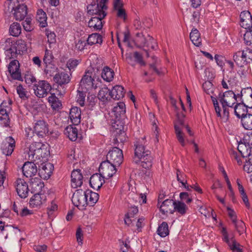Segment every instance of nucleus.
<instances>
[{
  "label": "nucleus",
  "instance_id": "f257e3e1",
  "mask_svg": "<svg viewBox=\"0 0 252 252\" xmlns=\"http://www.w3.org/2000/svg\"><path fill=\"white\" fill-rule=\"evenodd\" d=\"M134 146L135 148L133 162L136 164H140L145 169L150 168L152 166L153 160L151 151L146 149L145 146L137 142L134 144Z\"/></svg>",
  "mask_w": 252,
  "mask_h": 252
},
{
  "label": "nucleus",
  "instance_id": "f03ea898",
  "mask_svg": "<svg viewBox=\"0 0 252 252\" xmlns=\"http://www.w3.org/2000/svg\"><path fill=\"white\" fill-rule=\"evenodd\" d=\"M177 120L174 122V128L177 138L182 146H185V135L182 131V129L185 128L190 136L193 135L190 128L188 125H186L184 123V118L185 115L183 114L176 115Z\"/></svg>",
  "mask_w": 252,
  "mask_h": 252
},
{
  "label": "nucleus",
  "instance_id": "7ed1b4c3",
  "mask_svg": "<svg viewBox=\"0 0 252 252\" xmlns=\"http://www.w3.org/2000/svg\"><path fill=\"white\" fill-rule=\"evenodd\" d=\"M8 10L13 12L17 21L24 19L27 15V7L24 4H20L18 0H8Z\"/></svg>",
  "mask_w": 252,
  "mask_h": 252
},
{
  "label": "nucleus",
  "instance_id": "20e7f679",
  "mask_svg": "<svg viewBox=\"0 0 252 252\" xmlns=\"http://www.w3.org/2000/svg\"><path fill=\"white\" fill-rule=\"evenodd\" d=\"M45 145L40 142H34L32 143L29 147V159L33 160L35 156L36 158H39L40 157L44 158L46 154V152L43 154V150L46 151Z\"/></svg>",
  "mask_w": 252,
  "mask_h": 252
},
{
  "label": "nucleus",
  "instance_id": "39448f33",
  "mask_svg": "<svg viewBox=\"0 0 252 252\" xmlns=\"http://www.w3.org/2000/svg\"><path fill=\"white\" fill-rule=\"evenodd\" d=\"M123 151L120 148L114 147L110 150L106 156V160L115 166H119L123 161Z\"/></svg>",
  "mask_w": 252,
  "mask_h": 252
},
{
  "label": "nucleus",
  "instance_id": "423d86ee",
  "mask_svg": "<svg viewBox=\"0 0 252 252\" xmlns=\"http://www.w3.org/2000/svg\"><path fill=\"white\" fill-rule=\"evenodd\" d=\"M80 85L82 88L89 91L96 89L98 87V83H96L95 79L93 77V72L88 70L85 72L82 77Z\"/></svg>",
  "mask_w": 252,
  "mask_h": 252
},
{
  "label": "nucleus",
  "instance_id": "0eeeda50",
  "mask_svg": "<svg viewBox=\"0 0 252 252\" xmlns=\"http://www.w3.org/2000/svg\"><path fill=\"white\" fill-rule=\"evenodd\" d=\"M27 136L30 138L32 137V133H35L39 137H44L46 133L48 132L47 125L44 121H38L35 124L33 127V130L31 128H28L26 130Z\"/></svg>",
  "mask_w": 252,
  "mask_h": 252
},
{
  "label": "nucleus",
  "instance_id": "6e6552de",
  "mask_svg": "<svg viewBox=\"0 0 252 252\" xmlns=\"http://www.w3.org/2000/svg\"><path fill=\"white\" fill-rule=\"evenodd\" d=\"M87 195L86 191L78 189L73 193L72 197V202L75 206L80 209H83L84 207L87 205Z\"/></svg>",
  "mask_w": 252,
  "mask_h": 252
},
{
  "label": "nucleus",
  "instance_id": "1a4fd4ad",
  "mask_svg": "<svg viewBox=\"0 0 252 252\" xmlns=\"http://www.w3.org/2000/svg\"><path fill=\"white\" fill-rule=\"evenodd\" d=\"M52 89L50 84L45 80L39 81L33 86L34 93L39 98L45 97Z\"/></svg>",
  "mask_w": 252,
  "mask_h": 252
},
{
  "label": "nucleus",
  "instance_id": "9d476101",
  "mask_svg": "<svg viewBox=\"0 0 252 252\" xmlns=\"http://www.w3.org/2000/svg\"><path fill=\"white\" fill-rule=\"evenodd\" d=\"M54 81L58 83L57 90L59 92V94L63 95L65 94L64 85L67 84L70 81L69 75L63 72L60 73H56L54 77Z\"/></svg>",
  "mask_w": 252,
  "mask_h": 252
},
{
  "label": "nucleus",
  "instance_id": "9b49d317",
  "mask_svg": "<svg viewBox=\"0 0 252 252\" xmlns=\"http://www.w3.org/2000/svg\"><path fill=\"white\" fill-rule=\"evenodd\" d=\"M118 166L111 163L107 160L102 161L99 167V172L106 178L112 177L117 171Z\"/></svg>",
  "mask_w": 252,
  "mask_h": 252
},
{
  "label": "nucleus",
  "instance_id": "f8f14e48",
  "mask_svg": "<svg viewBox=\"0 0 252 252\" xmlns=\"http://www.w3.org/2000/svg\"><path fill=\"white\" fill-rule=\"evenodd\" d=\"M88 22V27L93 28V31L100 30L103 27L102 20L106 16L105 12H101L99 14L95 15Z\"/></svg>",
  "mask_w": 252,
  "mask_h": 252
},
{
  "label": "nucleus",
  "instance_id": "ddd939ff",
  "mask_svg": "<svg viewBox=\"0 0 252 252\" xmlns=\"http://www.w3.org/2000/svg\"><path fill=\"white\" fill-rule=\"evenodd\" d=\"M138 212L137 207L135 204L128 205L127 212L126 214L124 221L125 223L128 226H133L135 220L133 218Z\"/></svg>",
  "mask_w": 252,
  "mask_h": 252
},
{
  "label": "nucleus",
  "instance_id": "4468645a",
  "mask_svg": "<svg viewBox=\"0 0 252 252\" xmlns=\"http://www.w3.org/2000/svg\"><path fill=\"white\" fill-rule=\"evenodd\" d=\"M19 63L17 60L12 61L9 64L8 69L11 77L15 80H22L21 72H20Z\"/></svg>",
  "mask_w": 252,
  "mask_h": 252
},
{
  "label": "nucleus",
  "instance_id": "2eb2a0df",
  "mask_svg": "<svg viewBox=\"0 0 252 252\" xmlns=\"http://www.w3.org/2000/svg\"><path fill=\"white\" fill-rule=\"evenodd\" d=\"M112 113L117 120L116 123H120L121 120H124L126 117L125 104L123 102L117 103V105L114 107Z\"/></svg>",
  "mask_w": 252,
  "mask_h": 252
},
{
  "label": "nucleus",
  "instance_id": "dca6fc26",
  "mask_svg": "<svg viewBox=\"0 0 252 252\" xmlns=\"http://www.w3.org/2000/svg\"><path fill=\"white\" fill-rule=\"evenodd\" d=\"M15 147V142L14 139L11 136H9L6 139L5 141L2 143L1 150L4 155L9 156L13 152Z\"/></svg>",
  "mask_w": 252,
  "mask_h": 252
},
{
  "label": "nucleus",
  "instance_id": "f3484780",
  "mask_svg": "<svg viewBox=\"0 0 252 252\" xmlns=\"http://www.w3.org/2000/svg\"><path fill=\"white\" fill-rule=\"evenodd\" d=\"M15 183L18 195L22 198L27 197L29 191L27 183L22 179H17Z\"/></svg>",
  "mask_w": 252,
  "mask_h": 252
},
{
  "label": "nucleus",
  "instance_id": "a211bd4d",
  "mask_svg": "<svg viewBox=\"0 0 252 252\" xmlns=\"http://www.w3.org/2000/svg\"><path fill=\"white\" fill-rule=\"evenodd\" d=\"M105 177L100 173L93 175L90 179V185L94 189H99L104 183Z\"/></svg>",
  "mask_w": 252,
  "mask_h": 252
},
{
  "label": "nucleus",
  "instance_id": "6ab92c4d",
  "mask_svg": "<svg viewBox=\"0 0 252 252\" xmlns=\"http://www.w3.org/2000/svg\"><path fill=\"white\" fill-rule=\"evenodd\" d=\"M241 26L245 29L251 30L252 28V17L249 11H244L240 15Z\"/></svg>",
  "mask_w": 252,
  "mask_h": 252
},
{
  "label": "nucleus",
  "instance_id": "aec40b11",
  "mask_svg": "<svg viewBox=\"0 0 252 252\" xmlns=\"http://www.w3.org/2000/svg\"><path fill=\"white\" fill-rule=\"evenodd\" d=\"M97 3L95 2H92L91 4L87 6L88 13L90 15H94L99 14L101 12H105V10L107 9V7L105 5V7H103L102 5L100 4V1L96 0Z\"/></svg>",
  "mask_w": 252,
  "mask_h": 252
},
{
  "label": "nucleus",
  "instance_id": "412c9836",
  "mask_svg": "<svg viewBox=\"0 0 252 252\" xmlns=\"http://www.w3.org/2000/svg\"><path fill=\"white\" fill-rule=\"evenodd\" d=\"M37 171L36 165L32 162L27 161L22 167L23 173L27 178L34 176Z\"/></svg>",
  "mask_w": 252,
  "mask_h": 252
},
{
  "label": "nucleus",
  "instance_id": "4be33fe9",
  "mask_svg": "<svg viewBox=\"0 0 252 252\" xmlns=\"http://www.w3.org/2000/svg\"><path fill=\"white\" fill-rule=\"evenodd\" d=\"M237 96L241 97V101L242 98L244 99L247 107L250 109L252 108V89L248 88L242 90L241 94H238Z\"/></svg>",
  "mask_w": 252,
  "mask_h": 252
},
{
  "label": "nucleus",
  "instance_id": "5701e85b",
  "mask_svg": "<svg viewBox=\"0 0 252 252\" xmlns=\"http://www.w3.org/2000/svg\"><path fill=\"white\" fill-rule=\"evenodd\" d=\"M174 201L172 199H167L163 201L160 205H159V209L162 214L169 213L171 214L174 213Z\"/></svg>",
  "mask_w": 252,
  "mask_h": 252
},
{
  "label": "nucleus",
  "instance_id": "b1692460",
  "mask_svg": "<svg viewBox=\"0 0 252 252\" xmlns=\"http://www.w3.org/2000/svg\"><path fill=\"white\" fill-rule=\"evenodd\" d=\"M71 178L73 188L80 187L83 184V176L80 169L73 170L71 173Z\"/></svg>",
  "mask_w": 252,
  "mask_h": 252
},
{
  "label": "nucleus",
  "instance_id": "393cba45",
  "mask_svg": "<svg viewBox=\"0 0 252 252\" xmlns=\"http://www.w3.org/2000/svg\"><path fill=\"white\" fill-rule=\"evenodd\" d=\"M248 107H246L244 102V100L242 98V101L240 103H237L234 107V113L235 115L239 118L248 115Z\"/></svg>",
  "mask_w": 252,
  "mask_h": 252
},
{
  "label": "nucleus",
  "instance_id": "a878e982",
  "mask_svg": "<svg viewBox=\"0 0 252 252\" xmlns=\"http://www.w3.org/2000/svg\"><path fill=\"white\" fill-rule=\"evenodd\" d=\"M110 98L114 99L119 100L124 97L125 91L123 86L121 85H116L110 92Z\"/></svg>",
  "mask_w": 252,
  "mask_h": 252
},
{
  "label": "nucleus",
  "instance_id": "bb28decb",
  "mask_svg": "<svg viewBox=\"0 0 252 252\" xmlns=\"http://www.w3.org/2000/svg\"><path fill=\"white\" fill-rule=\"evenodd\" d=\"M45 200V195L37 192L30 199L29 203L30 205L32 208H36L40 206Z\"/></svg>",
  "mask_w": 252,
  "mask_h": 252
},
{
  "label": "nucleus",
  "instance_id": "cd10ccee",
  "mask_svg": "<svg viewBox=\"0 0 252 252\" xmlns=\"http://www.w3.org/2000/svg\"><path fill=\"white\" fill-rule=\"evenodd\" d=\"M69 117L70 120L74 125H77L80 123L81 110L79 107H73L70 110Z\"/></svg>",
  "mask_w": 252,
  "mask_h": 252
},
{
  "label": "nucleus",
  "instance_id": "c85d7f7f",
  "mask_svg": "<svg viewBox=\"0 0 252 252\" xmlns=\"http://www.w3.org/2000/svg\"><path fill=\"white\" fill-rule=\"evenodd\" d=\"M63 132L72 141H75L77 138L78 129L76 127L71 125L67 126L64 129Z\"/></svg>",
  "mask_w": 252,
  "mask_h": 252
},
{
  "label": "nucleus",
  "instance_id": "c756f323",
  "mask_svg": "<svg viewBox=\"0 0 252 252\" xmlns=\"http://www.w3.org/2000/svg\"><path fill=\"white\" fill-rule=\"evenodd\" d=\"M189 38L192 43L197 47L201 45V39L198 30L193 28L190 33Z\"/></svg>",
  "mask_w": 252,
  "mask_h": 252
},
{
  "label": "nucleus",
  "instance_id": "7c9ffc66",
  "mask_svg": "<svg viewBox=\"0 0 252 252\" xmlns=\"http://www.w3.org/2000/svg\"><path fill=\"white\" fill-rule=\"evenodd\" d=\"M114 72L109 66H104L101 72L102 78L107 82H110L114 78Z\"/></svg>",
  "mask_w": 252,
  "mask_h": 252
},
{
  "label": "nucleus",
  "instance_id": "2f4dec72",
  "mask_svg": "<svg viewBox=\"0 0 252 252\" xmlns=\"http://www.w3.org/2000/svg\"><path fill=\"white\" fill-rule=\"evenodd\" d=\"M188 210V206L182 201H174V212H177L181 215H184Z\"/></svg>",
  "mask_w": 252,
  "mask_h": 252
},
{
  "label": "nucleus",
  "instance_id": "473e14b6",
  "mask_svg": "<svg viewBox=\"0 0 252 252\" xmlns=\"http://www.w3.org/2000/svg\"><path fill=\"white\" fill-rule=\"evenodd\" d=\"M51 96L48 97V101L50 103L53 109L55 110H59L62 108V102L55 95V94L51 93Z\"/></svg>",
  "mask_w": 252,
  "mask_h": 252
},
{
  "label": "nucleus",
  "instance_id": "72a5a7b5",
  "mask_svg": "<svg viewBox=\"0 0 252 252\" xmlns=\"http://www.w3.org/2000/svg\"><path fill=\"white\" fill-rule=\"evenodd\" d=\"M86 193L87 195V205L94 206L98 200V194L89 189L87 190Z\"/></svg>",
  "mask_w": 252,
  "mask_h": 252
},
{
  "label": "nucleus",
  "instance_id": "f704fd0d",
  "mask_svg": "<svg viewBox=\"0 0 252 252\" xmlns=\"http://www.w3.org/2000/svg\"><path fill=\"white\" fill-rule=\"evenodd\" d=\"M251 147H250L246 143H239L237 147V149L241 156L243 157H247L250 155L251 152Z\"/></svg>",
  "mask_w": 252,
  "mask_h": 252
},
{
  "label": "nucleus",
  "instance_id": "c9c22d12",
  "mask_svg": "<svg viewBox=\"0 0 252 252\" xmlns=\"http://www.w3.org/2000/svg\"><path fill=\"white\" fill-rule=\"evenodd\" d=\"M102 42V36L97 33H92L90 34L87 40V43L90 45L95 44H101Z\"/></svg>",
  "mask_w": 252,
  "mask_h": 252
},
{
  "label": "nucleus",
  "instance_id": "e433bc0d",
  "mask_svg": "<svg viewBox=\"0 0 252 252\" xmlns=\"http://www.w3.org/2000/svg\"><path fill=\"white\" fill-rule=\"evenodd\" d=\"M36 18L39 23L41 27L44 28L47 26L46 14L42 9H38L37 11Z\"/></svg>",
  "mask_w": 252,
  "mask_h": 252
},
{
  "label": "nucleus",
  "instance_id": "4c0bfd02",
  "mask_svg": "<svg viewBox=\"0 0 252 252\" xmlns=\"http://www.w3.org/2000/svg\"><path fill=\"white\" fill-rule=\"evenodd\" d=\"M110 91L107 87L101 89L98 94V98L102 101H106L110 100Z\"/></svg>",
  "mask_w": 252,
  "mask_h": 252
},
{
  "label": "nucleus",
  "instance_id": "58836bf2",
  "mask_svg": "<svg viewBox=\"0 0 252 252\" xmlns=\"http://www.w3.org/2000/svg\"><path fill=\"white\" fill-rule=\"evenodd\" d=\"M9 31L10 35L17 37L21 34L22 28L19 23L14 22L10 25Z\"/></svg>",
  "mask_w": 252,
  "mask_h": 252
},
{
  "label": "nucleus",
  "instance_id": "ea45409f",
  "mask_svg": "<svg viewBox=\"0 0 252 252\" xmlns=\"http://www.w3.org/2000/svg\"><path fill=\"white\" fill-rule=\"evenodd\" d=\"M241 123L244 128L247 130L252 129V114L248 115L242 117L241 119Z\"/></svg>",
  "mask_w": 252,
  "mask_h": 252
},
{
  "label": "nucleus",
  "instance_id": "a19ab883",
  "mask_svg": "<svg viewBox=\"0 0 252 252\" xmlns=\"http://www.w3.org/2000/svg\"><path fill=\"white\" fill-rule=\"evenodd\" d=\"M220 102L222 104V108H223V115L226 119H228L229 116V111L228 109L227 108L226 106L232 107V106L231 105V103L230 102V99L226 98H221L220 99Z\"/></svg>",
  "mask_w": 252,
  "mask_h": 252
},
{
  "label": "nucleus",
  "instance_id": "79ce46f5",
  "mask_svg": "<svg viewBox=\"0 0 252 252\" xmlns=\"http://www.w3.org/2000/svg\"><path fill=\"white\" fill-rule=\"evenodd\" d=\"M157 233L162 237H164L169 234L168 226L167 222H162L158 226Z\"/></svg>",
  "mask_w": 252,
  "mask_h": 252
},
{
  "label": "nucleus",
  "instance_id": "37998d69",
  "mask_svg": "<svg viewBox=\"0 0 252 252\" xmlns=\"http://www.w3.org/2000/svg\"><path fill=\"white\" fill-rule=\"evenodd\" d=\"M221 94H220V99L221 98H226L230 99V102L231 103V105L233 106L234 104L235 103V101L237 100L236 95L234 94V93L232 91H227L224 92L220 96Z\"/></svg>",
  "mask_w": 252,
  "mask_h": 252
},
{
  "label": "nucleus",
  "instance_id": "c03bdc74",
  "mask_svg": "<svg viewBox=\"0 0 252 252\" xmlns=\"http://www.w3.org/2000/svg\"><path fill=\"white\" fill-rule=\"evenodd\" d=\"M117 134H118L116 135L115 138L113 140L114 143L117 144L119 142L123 143L126 139L125 131L120 129Z\"/></svg>",
  "mask_w": 252,
  "mask_h": 252
},
{
  "label": "nucleus",
  "instance_id": "a18cd8bd",
  "mask_svg": "<svg viewBox=\"0 0 252 252\" xmlns=\"http://www.w3.org/2000/svg\"><path fill=\"white\" fill-rule=\"evenodd\" d=\"M0 121H2L3 124L5 126H7L9 125V117L6 110L4 109L0 110Z\"/></svg>",
  "mask_w": 252,
  "mask_h": 252
},
{
  "label": "nucleus",
  "instance_id": "49530a36",
  "mask_svg": "<svg viewBox=\"0 0 252 252\" xmlns=\"http://www.w3.org/2000/svg\"><path fill=\"white\" fill-rule=\"evenodd\" d=\"M32 188L34 191H38L40 193L42 189L44 187V185L43 182L40 180L38 181H36L35 179H34V181L31 182Z\"/></svg>",
  "mask_w": 252,
  "mask_h": 252
},
{
  "label": "nucleus",
  "instance_id": "de8ad7c7",
  "mask_svg": "<svg viewBox=\"0 0 252 252\" xmlns=\"http://www.w3.org/2000/svg\"><path fill=\"white\" fill-rule=\"evenodd\" d=\"M57 67L52 63L46 64L44 71L46 74H48L50 76H54V73L57 72Z\"/></svg>",
  "mask_w": 252,
  "mask_h": 252
},
{
  "label": "nucleus",
  "instance_id": "09e8293b",
  "mask_svg": "<svg viewBox=\"0 0 252 252\" xmlns=\"http://www.w3.org/2000/svg\"><path fill=\"white\" fill-rule=\"evenodd\" d=\"M247 31L244 35V40L247 45L250 46L252 44V31Z\"/></svg>",
  "mask_w": 252,
  "mask_h": 252
},
{
  "label": "nucleus",
  "instance_id": "8fccbe9b",
  "mask_svg": "<svg viewBox=\"0 0 252 252\" xmlns=\"http://www.w3.org/2000/svg\"><path fill=\"white\" fill-rule=\"evenodd\" d=\"M232 245L229 247L233 252H243L242 250L240 248V245L238 243L235 239L231 238Z\"/></svg>",
  "mask_w": 252,
  "mask_h": 252
},
{
  "label": "nucleus",
  "instance_id": "3c124183",
  "mask_svg": "<svg viewBox=\"0 0 252 252\" xmlns=\"http://www.w3.org/2000/svg\"><path fill=\"white\" fill-rule=\"evenodd\" d=\"M53 56L51 53L48 50H46L45 55L43 58V62L45 64L52 63Z\"/></svg>",
  "mask_w": 252,
  "mask_h": 252
},
{
  "label": "nucleus",
  "instance_id": "603ef678",
  "mask_svg": "<svg viewBox=\"0 0 252 252\" xmlns=\"http://www.w3.org/2000/svg\"><path fill=\"white\" fill-rule=\"evenodd\" d=\"M23 26L24 30L27 32H31L33 30L32 27L31 26V19L27 17L25 21L23 22Z\"/></svg>",
  "mask_w": 252,
  "mask_h": 252
},
{
  "label": "nucleus",
  "instance_id": "864d4df0",
  "mask_svg": "<svg viewBox=\"0 0 252 252\" xmlns=\"http://www.w3.org/2000/svg\"><path fill=\"white\" fill-rule=\"evenodd\" d=\"M189 194L186 192H183L180 193V198L182 201H185L186 203L189 204L192 201V199L189 196Z\"/></svg>",
  "mask_w": 252,
  "mask_h": 252
},
{
  "label": "nucleus",
  "instance_id": "5fc2aeb1",
  "mask_svg": "<svg viewBox=\"0 0 252 252\" xmlns=\"http://www.w3.org/2000/svg\"><path fill=\"white\" fill-rule=\"evenodd\" d=\"M138 198H139V197L135 193H129L128 194V197L127 199L128 205H133V204L134 203H137Z\"/></svg>",
  "mask_w": 252,
  "mask_h": 252
},
{
  "label": "nucleus",
  "instance_id": "6e6d98bb",
  "mask_svg": "<svg viewBox=\"0 0 252 252\" xmlns=\"http://www.w3.org/2000/svg\"><path fill=\"white\" fill-rule=\"evenodd\" d=\"M134 26L136 29L141 30L142 28L144 29L143 26L146 27L147 28H149L150 24L146 25L145 21L142 23L139 19H135L134 21Z\"/></svg>",
  "mask_w": 252,
  "mask_h": 252
},
{
  "label": "nucleus",
  "instance_id": "4d7b16f0",
  "mask_svg": "<svg viewBox=\"0 0 252 252\" xmlns=\"http://www.w3.org/2000/svg\"><path fill=\"white\" fill-rule=\"evenodd\" d=\"M133 57L135 61L141 65H145V63L143 60L142 56L138 52H135L133 53Z\"/></svg>",
  "mask_w": 252,
  "mask_h": 252
},
{
  "label": "nucleus",
  "instance_id": "13d9d810",
  "mask_svg": "<svg viewBox=\"0 0 252 252\" xmlns=\"http://www.w3.org/2000/svg\"><path fill=\"white\" fill-rule=\"evenodd\" d=\"M46 35L49 43H54L56 42V35L54 32L47 31Z\"/></svg>",
  "mask_w": 252,
  "mask_h": 252
},
{
  "label": "nucleus",
  "instance_id": "bf43d9fd",
  "mask_svg": "<svg viewBox=\"0 0 252 252\" xmlns=\"http://www.w3.org/2000/svg\"><path fill=\"white\" fill-rule=\"evenodd\" d=\"M17 92L20 98L24 99L26 98V94L24 89L22 85H19L17 87Z\"/></svg>",
  "mask_w": 252,
  "mask_h": 252
},
{
  "label": "nucleus",
  "instance_id": "052dcab7",
  "mask_svg": "<svg viewBox=\"0 0 252 252\" xmlns=\"http://www.w3.org/2000/svg\"><path fill=\"white\" fill-rule=\"evenodd\" d=\"M235 225V227L237 231L241 234L244 231L245 229V225L243 221H240L237 223H236V221L235 223H234Z\"/></svg>",
  "mask_w": 252,
  "mask_h": 252
},
{
  "label": "nucleus",
  "instance_id": "680f3d73",
  "mask_svg": "<svg viewBox=\"0 0 252 252\" xmlns=\"http://www.w3.org/2000/svg\"><path fill=\"white\" fill-rule=\"evenodd\" d=\"M17 50L14 45L11 46L9 48L6 49V54L9 56V54L11 55V57L13 58L16 53Z\"/></svg>",
  "mask_w": 252,
  "mask_h": 252
},
{
  "label": "nucleus",
  "instance_id": "e2e57ef3",
  "mask_svg": "<svg viewBox=\"0 0 252 252\" xmlns=\"http://www.w3.org/2000/svg\"><path fill=\"white\" fill-rule=\"evenodd\" d=\"M118 11L117 12V16L121 19H123L124 21H125L126 19L127 16L126 12V11L123 8H118V9H117Z\"/></svg>",
  "mask_w": 252,
  "mask_h": 252
},
{
  "label": "nucleus",
  "instance_id": "0e129e2a",
  "mask_svg": "<svg viewBox=\"0 0 252 252\" xmlns=\"http://www.w3.org/2000/svg\"><path fill=\"white\" fill-rule=\"evenodd\" d=\"M202 87L206 93L209 94V90L213 89V84L210 81H206L203 84Z\"/></svg>",
  "mask_w": 252,
  "mask_h": 252
},
{
  "label": "nucleus",
  "instance_id": "69168bd1",
  "mask_svg": "<svg viewBox=\"0 0 252 252\" xmlns=\"http://www.w3.org/2000/svg\"><path fill=\"white\" fill-rule=\"evenodd\" d=\"M76 236L77 241L78 242V243H81V244H82V241H83V232L81 228L79 227L77 229L76 233Z\"/></svg>",
  "mask_w": 252,
  "mask_h": 252
},
{
  "label": "nucleus",
  "instance_id": "338daca9",
  "mask_svg": "<svg viewBox=\"0 0 252 252\" xmlns=\"http://www.w3.org/2000/svg\"><path fill=\"white\" fill-rule=\"evenodd\" d=\"M25 81L28 84H31L36 81L35 78L32 75L27 74L25 76Z\"/></svg>",
  "mask_w": 252,
  "mask_h": 252
},
{
  "label": "nucleus",
  "instance_id": "774afa93",
  "mask_svg": "<svg viewBox=\"0 0 252 252\" xmlns=\"http://www.w3.org/2000/svg\"><path fill=\"white\" fill-rule=\"evenodd\" d=\"M87 43L85 40H79L78 42L75 44V48L78 50L82 51L84 49Z\"/></svg>",
  "mask_w": 252,
  "mask_h": 252
}]
</instances>
